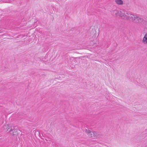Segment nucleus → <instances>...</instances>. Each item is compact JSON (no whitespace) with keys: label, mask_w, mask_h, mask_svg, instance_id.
<instances>
[{"label":"nucleus","mask_w":147,"mask_h":147,"mask_svg":"<svg viewBox=\"0 0 147 147\" xmlns=\"http://www.w3.org/2000/svg\"><path fill=\"white\" fill-rule=\"evenodd\" d=\"M121 16L122 18L134 22L136 15L132 14L125 10H121Z\"/></svg>","instance_id":"1"},{"label":"nucleus","mask_w":147,"mask_h":147,"mask_svg":"<svg viewBox=\"0 0 147 147\" xmlns=\"http://www.w3.org/2000/svg\"><path fill=\"white\" fill-rule=\"evenodd\" d=\"M121 10H125L122 9L119 10V8L115 7L112 8L111 10V12L115 16H119L122 18V17L121 16Z\"/></svg>","instance_id":"2"},{"label":"nucleus","mask_w":147,"mask_h":147,"mask_svg":"<svg viewBox=\"0 0 147 147\" xmlns=\"http://www.w3.org/2000/svg\"><path fill=\"white\" fill-rule=\"evenodd\" d=\"M145 22V20L142 18L136 16L134 23L143 24Z\"/></svg>","instance_id":"3"},{"label":"nucleus","mask_w":147,"mask_h":147,"mask_svg":"<svg viewBox=\"0 0 147 147\" xmlns=\"http://www.w3.org/2000/svg\"><path fill=\"white\" fill-rule=\"evenodd\" d=\"M3 129L6 131H9V132L11 131L12 129V127L8 125H6L3 126Z\"/></svg>","instance_id":"4"},{"label":"nucleus","mask_w":147,"mask_h":147,"mask_svg":"<svg viewBox=\"0 0 147 147\" xmlns=\"http://www.w3.org/2000/svg\"><path fill=\"white\" fill-rule=\"evenodd\" d=\"M102 136V135L99 133L94 131V137L98 138L101 137Z\"/></svg>","instance_id":"5"},{"label":"nucleus","mask_w":147,"mask_h":147,"mask_svg":"<svg viewBox=\"0 0 147 147\" xmlns=\"http://www.w3.org/2000/svg\"><path fill=\"white\" fill-rule=\"evenodd\" d=\"M142 42L144 44H147V33L145 34L143 38Z\"/></svg>","instance_id":"6"},{"label":"nucleus","mask_w":147,"mask_h":147,"mask_svg":"<svg viewBox=\"0 0 147 147\" xmlns=\"http://www.w3.org/2000/svg\"><path fill=\"white\" fill-rule=\"evenodd\" d=\"M115 1L118 5H121L123 4V2L122 0H115Z\"/></svg>","instance_id":"7"},{"label":"nucleus","mask_w":147,"mask_h":147,"mask_svg":"<svg viewBox=\"0 0 147 147\" xmlns=\"http://www.w3.org/2000/svg\"><path fill=\"white\" fill-rule=\"evenodd\" d=\"M11 131L12 132V133H10V134L12 135H15L17 133V130L16 129H14L13 130L12 129Z\"/></svg>","instance_id":"8"},{"label":"nucleus","mask_w":147,"mask_h":147,"mask_svg":"<svg viewBox=\"0 0 147 147\" xmlns=\"http://www.w3.org/2000/svg\"><path fill=\"white\" fill-rule=\"evenodd\" d=\"M85 132L88 135L90 133L92 132L90 130L88 129H86L85 130Z\"/></svg>","instance_id":"9"},{"label":"nucleus","mask_w":147,"mask_h":147,"mask_svg":"<svg viewBox=\"0 0 147 147\" xmlns=\"http://www.w3.org/2000/svg\"><path fill=\"white\" fill-rule=\"evenodd\" d=\"M90 133H90L88 135V136H89L90 137L92 138L94 137V131H92Z\"/></svg>","instance_id":"10"},{"label":"nucleus","mask_w":147,"mask_h":147,"mask_svg":"<svg viewBox=\"0 0 147 147\" xmlns=\"http://www.w3.org/2000/svg\"><path fill=\"white\" fill-rule=\"evenodd\" d=\"M5 35L4 34H2L0 35V36H5Z\"/></svg>","instance_id":"11"},{"label":"nucleus","mask_w":147,"mask_h":147,"mask_svg":"<svg viewBox=\"0 0 147 147\" xmlns=\"http://www.w3.org/2000/svg\"><path fill=\"white\" fill-rule=\"evenodd\" d=\"M2 32L1 30H0V34L2 33Z\"/></svg>","instance_id":"12"}]
</instances>
